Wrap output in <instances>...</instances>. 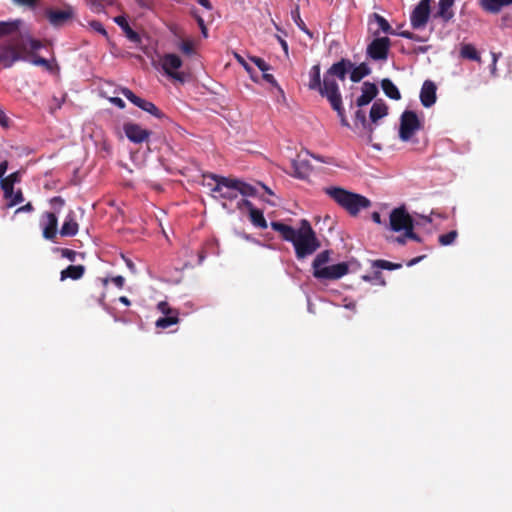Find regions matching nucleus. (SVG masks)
<instances>
[{"label":"nucleus","instance_id":"1","mask_svg":"<svg viewBox=\"0 0 512 512\" xmlns=\"http://www.w3.org/2000/svg\"><path fill=\"white\" fill-rule=\"evenodd\" d=\"M43 47L41 41L29 35H17L0 43V65L10 68L18 61H28V56Z\"/></svg>","mask_w":512,"mask_h":512},{"label":"nucleus","instance_id":"2","mask_svg":"<svg viewBox=\"0 0 512 512\" xmlns=\"http://www.w3.org/2000/svg\"><path fill=\"white\" fill-rule=\"evenodd\" d=\"M324 192L337 205L344 209L350 216L356 217L361 210L371 207V201L358 193L348 191L342 187L330 186L324 188Z\"/></svg>","mask_w":512,"mask_h":512},{"label":"nucleus","instance_id":"3","mask_svg":"<svg viewBox=\"0 0 512 512\" xmlns=\"http://www.w3.org/2000/svg\"><path fill=\"white\" fill-rule=\"evenodd\" d=\"M292 244L297 259H304L312 255L321 245L316 237L315 231L307 220H302L301 227L298 229V233Z\"/></svg>","mask_w":512,"mask_h":512},{"label":"nucleus","instance_id":"4","mask_svg":"<svg viewBox=\"0 0 512 512\" xmlns=\"http://www.w3.org/2000/svg\"><path fill=\"white\" fill-rule=\"evenodd\" d=\"M353 67V63L348 59H341L334 63L324 74V91L329 92V97L335 95V97H341L339 86L334 79L337 77L341 81H344L346 74L349 69Z\"/></svg>","mask_w":512,"mask_h":512},{"label":"nucleus","instance_id":"5","mask_svg":"<svg viewBox=\"0 0 512 512\" xmlns=\"http://www.w3.org/2000/svg\"><path fill=\"white\" fill-rule=\"evenodd\" d=\"M20 181V176L17 172L11 173L7 177L1 179V188L4 192V198L8 200L6 207L12 208L24 201L23 192L18 189L16 192L14 184Z\"/></svg>","mask_w":512,"mask_h":512},{"label":"nucleus","instance_id":"6","mask_svg":"<svg viewBox=\"0 0 512 512\" xmlns=\"http://www.w3.org/2000/svg\"><path fill=\"white\" fill-rule=\"evenodd\" d=\"M421 127L417 114L414 111L405 110L400 117L399 138L405 142L409 141Z\"/></svg>","mask_w":512,"mask_h":512},{"label":"nucleus","instance_id":"7","mask_svg":"<svg viewBox=\"0 0 512 512\" xmlns=\"http://www.w3.org/2000/svg\"><path fill=\"white\" fill-rule=\"evenodd\" d=\"M75 11L73 7L67 5L62 9L47 8L44 11V16L54 28H60L67 25L74 18Z\"/></svg>","mask_w":512,"mask_h":512},{"label":"nucleus","instance_id":"8","mask_svg":"<svg viewBox=\"0 0 512 512\" xmlns=\"http://www.w3.org/2000/svg\"><path fill=\"white\" fill-rule=\"evenodd\" d=\"M121 93L126 99H128L131 103H133L135 106L139 107L143 111L151 114L152 116L158 119L166 118V115L154 103L137 96L130 89L122 88Z\"/></svg>","mask_w":512,"mask_h":512},{"label":"nucleus","instance_id":"9","mask_svg":"<svg viewBox=\"0 0 512 512\" xmlns=\"http://www.w3.org/2000/svg\"><path fill=\"white\" fill-rule=\"evenodd\" d=\"M413 218L407 212L404 206L395 208L389 216V227L394 232L405 231L412 227Z\"/></svg>","mask_w":512,"mask_h":512},{"label":"nucleus","instance_id":"10","mask_svg":"<svg viewBox=\"0 0 512 512\" xmlns=\"http://www.w3.org/2000/svg\"><path fill=\"white\" fill-rule=\"evenodd\" d=\"M182 64L183 62L177 54L168 53L161 58V66L165 74L181 83L185 81L184 74L178 71Z\"/></svg>","mask_w":512,"mask_h":512},{"label":"nucleus","instance_id":"11","mask_svg":"<svg viewBox=\"0 0 512 512\" xmlns=\"http://www.w3.org/2000/svg\"><path fill=\"white\" fill-rule=\"evenodd\" d=\"M390 39L388 37L375 38L367 46V55L375 61H384L388 58L390 49Z\"/></svg>","mask_w":512,"mask_h":512},{"label":"nucleus","instance_id":"12","mask_svg":"<svg viewBox=\"0 0 512 512\" xmlns=\"http://www.w3.org/2000/svg\"><path fill=\"white\" fill-rule=\"evenodd\" d=\"M348 271V264L341 262L331 266H324L320 270H315L313 271V276L317 279L337 280L346 275Z\"/></svg>","mask_w":512,"mask_h":512},{"label":"nucleus","instance_id":"13","mask_svg":"<svg viewBox=\"0 0 512 512\" xmlns=\"http://www.w3.org/2000/svg\"><path fill=\"white\" fill-rule=\"evenodd\" d=\"M430 2H419L410 15V24L413 29L425 28L430 18Z\"/></svg>","mask_w":512,"mask_h":512},{"label":"nucleus","instance_id":"14","mask_svg":"<svg viewBox=\"0 0 512 512\" xmlns=\"http://www.w3.org/2000/svg\"><path fill=\"white\" fill-rule=\"evenodd\" d=\"M123 130L126 137L135 144H141L147 141L151 132L142 128L139 124L127 122L123 125Z\"/></svg>","mask_w":512,"mask_h":512},{"label":"nucleus","instance_id":"15","mask_svg":"<svg viewBox=\"0 0 512 512\" xmlns=\"http://www.w3.org/2000/svg\"><path fill=\"white\" fill-rule=\"evenodd\" d=\"M324 80L321 81V68L320 64H315L309 71L308 88L310 90L318 91L322 97L329 99V92L324 91Z\"/></svg>","mask_w":512,"mask_h":512},{"label":"nucleus","instance_id":"16","mask_svg":"<svg viewBox=\"0 0 512 512\" xmlns=\"http://www.w3.org/2000/svg\"><path fill=\"white\" fill-rule=\"evenodd\" d=\"M437 87L431 80H426L420 91V100L424 107H431L436 102Z\"/></svg>","mask_w":512,"mask_h":512},{"label":"nucleus","instance_id":"17","mask_svg":"<svg viewBox=\"0 0 512 512\" xmlns=\"http://www.w3.org/2000/svg\"><path fill=\"white\" fill-rule=\"evenodd\" d=\"M362 94L357 98L356 105L363 107L369 104L378 94V88L376 84L366 81L362 85Z\"/></svg>","mask_w":512,"mask_h":512},{"label":"nucleus","instance_id":"18","mask_svg":"<svg viewBox=\"0 0 512 512\" xmlns=\"http://www.w3.org/2000/svg\"><path fill=\"white\" fill-rule=\"evenodd\" d=\"M79 226L76 221V215L73 210H70L66 215L65 220L60 229V235L63 237H72L78 233Z\"/></svg>","mask_w":512,"mask_h":512},{"label":"nucleus","instance_id":"19","mask_svg":"<svg viewBox=\"0 0 512 512\" xmlns=\"http://www.w3.org/2000/svg\"><path fill=\"white\" fill-rule=\"evenodd\" d=\"M47 223L43 227V237L47 240H54L57 235L58 218L55 213L46 212Z\"/></svg>","mask_w":512,"mask_h":512},{"label":"nucleus","instance_id":"20","mask_svg":"<svg viewBox=\"0 0 512 512\" xmlns=\"http://www.w3.org/2000/svg\"><path fill=\"white\" fill-rule=\"evenodd\" d=\"M270 225L271 228L278 232L285 241H289L291 243L298 233V230L282 222L273 221Z\"/></svg>","mask_w":512,"mask_h":512},{"label":"nucleus","instance_id":"21","mask_svg":"<svg viewBox=\"0 0 512 512\" xmlns=\"http://www.w3.org/2000/svg\"><path fill=\"white\" fill-rule=\"evenodd\" d=\"M294 170V175L300 179H305L311 172V165L307 159H303L298 156L291 163Z\"/></svg>","mask_w":512,"mask_h":512},{"label":"nucleus","instance_id":"22","mask_svg":"<svg viewBox=\"0 0 512 512\" xmlns=\"http://www.w3.org/2000/svg\"><path fill=\"white\" fill-rule=\"evenodd\" d=\"M203 177L216 182L215 186L211 188V191L214 193H219L221 195L223 188L232 189V186L228 184V182H233L232 178L219 176L213 173H205L203 174Z\"/></svg>","mask_w":512,"mask_h":512},{"label":"nucleus","instance_id":"23","mask_svg":"<svg viewBox=\"0 0 512 512\" xmlns=\"http://www.w3.org/2000/svg\"><path fill=\"white\" fill-rule=\"evenodd\" d=\"M114 21L117 25L121 27L123 32L125 33V36L134 43H139L141 41L140 35L134 31L125 16L119 15L114 18Z\"/></svg>","mask_w":512,"mask_h":512},{"label":"nucleus","instance_id":"24","mask_svg":"<svg viewBox=\"0 0 512 512\" xmlns=\"http://www.w3.org/2000/svg\"><path fill=\"white\" fill-rule=\"evenodd\" d=\"M85 270V266L83 265H69L61 271L60 280L64 281L68 278L72 280H79L83 277Z\"/></svg>","mask_w":512,"mask_h":512},{"label":"nucleus","instance_id":"25","mask_svg":"<svg viewBox=\"0 0 512 512\" xmlns=\"http://www.w3.org/2000/svg\"><path fill=\"white\" fill-rule=\"evenodd\" d=\"M388 114V106L379 99L375 101L370 109V119L373 123H376L379 119L385 117Z\"/></svg>","mask_w":512,"mask_h":512},{"label":"nucleus","instance_id":"26","mask_svg":"<svg viewBox=\"0 0 512 512\" xmlns=\"http://www.w3.org/2000/svg\"><path fill=\"white\" fill-rule=\"evenodd\" d=\"M328 102L331 105V108L337 112L338 117L340 118V122L343 126L348 127L349 123L346 118L345 110L342 105V96L341 97H329Z\"/></svg>","mask_w":512,"mask_h":512},{"label":"nucleus","instance_id":"27","mask_svg":"<svg viewBox=\"0 0 512 512\" xmlns=\"http://www.w3.org/2000/svg\"><path fill=\"white\" fill-rule=\"evenodd\" d=\"M232 189L237 190L243 196H256L257 190L254 186L244 183L238 179H233V182H228Z\"/></svg>","mask_w":512,"mask_h":512},{"label":"nucleus","instance_id":"28","mask_svg":"<svg viewBox=\"0 0 512 512\" xmlns=\"http://www.w3.org/2000/svg\"><path fill=\"white\" fill-rule=\"evenodd\" d=\"M381 87L383 92L387 97L393 100H399L401 98V94L396 85L388 78H385L381 81Z\"/></svg>","mask_w":512,"mask_h":512},{"label":"nucleus","instance_id":"29","mask_svg":"<svg viewBox=\"0 0 512 512\" xmlns=\"http://www.w3.org/2000/svg\"><path fill=\"white\" fill-rule=\"evenodd\" d=\"M352 71L350 73V79L352 82H359L364 77L368 76L371 73V69L366 63H361L356 67L351 68Z\"/></svg>","mask_w":512,"mask_h":512},{"label":"nucleus","instance_id":"30","mask_svg":"<svg viewBox=\"0 0 512 512\" xmlns=\"http://www.w3.org/2000/svg\"><path fill=\"white\" fill-rule=\"evenodd\" d=\"M179 322V313L173 312V314L164 315L157 319L155 325L159 329H166L172 325H175Z\"/></svg>","mask_w":512,"mask_h":512},{"label":"nucleus","instance_id":"31","mask_svg":"<svg viewBox=\"0 0 512 512\" xmlns=\"http://www.w3.org/2000/svg\"><path fill=\"white\" fill-rule=\"evenodd\" d=\"M460 55L462 58L480 62L481 57L472 44H464L461 47Z\"/></svg>","mask_w":512,"mask_h":512},{"label":"nucleus","instance_id":"32","mask_svg":"<svg viewBox=\"0 0 512 512\" xmlns=\"http://www.w3.org/2000/svg\"><path fill=\"white\" fill-rule=\"evenodd\" d=\"M21 24V20L0 22V36L12 34L18 31Z\"/></svg>","mask_w":512,"mask_h":512},{"label":"nucleus","instance_id":"33","mask_svg":"<svg viewBox=\"0 0 512 512\" xmlns=\"http://www.w3.org/2000/svg\"><path fill=\"white\" fill-rule=\"evenodd\" d=\"M250 220L252 224L258 228L266 229L267 228V221L263 215V212L259 209H254L251 212H249Z\"/></svg>","mask_w":512,"mask_h":512},{"label":"nucleus","instance_id":"34","mask_svg":"<svg viewBox=\"0 0 512 512\" xmlns=\"http://www.w3.org/2000/svg\"><path fill=\"white\" fill-rule=\"evenodd\" d=\"M454 2H439L438 16L444 21H449L453 16L454 12L452 9Z\"/></svg>","mask_w":512,"mask_h":512},{"label":"nucleus","instance_id":"35","mask_svg":"<svg viewBox=\"0 0 512 512\" xmlns=\"http://www.w3.org/2000/svg\"><path fill=\"white\" fill-rule=\"evenodd\" d=\"M369 20L370 21L374 20L375 22H377V24L379 26V29L382 30L384 33L394 34V32L392 31V27L389 24V22L383 16H381L380 14L372 13L369 16Z\"/></svg>","mask_w":512,"mask_h":512},{"label":"nucleus","instance_id":"36","mask_svg":"<svg viewBox=\"0 0 512 512\" xmlns=\"http://www.w3.org/2000/svg\"><path fill=\"white\" fill-rule=\"evenodd\" d=\"M512 2H480L481 8L491 14H497L501 11L502 7L509 5Z\"/></svg>","mask_w":512,"mask_h":512},{"label":"nucleus","instance_id":"37","mask_svg":"<svg viewBox=\"0 0 512 512\" xmlns=\"http://www.w3.org/2000/svg\"><path fill=\"white\" fill-rule=\"evenodd\" d=\"M329 260H330V251L329 250L320 252L313 260V263H312L313 271L322 269L324 267L323 265L328 263Z\"/></svg>","mask_w":512,"mask_h":512},{"label":"nucleus","instance_id":"38","mask_svg":"<svg viewBox=\"0 0 512 512\" xmlns=\"http://www.w3.org/2000/svg\"><path fill=\"white\" fill-rule=\"evenodd\" d=\"M27 62H30L31 64H33L35 66H41V67L45 68L47 71L52 70V64L47 59L35 55V52H33L32 54H30V56H28Z\"/></svg>","mask_w":512,"mask_h":512},{"label":"nucleus","instance_id":"39","mask_svg":"<svg viewBox=\"0 0 512 512\" xmlns=\"http://www.w3.org/2000/svg\"><path fill=\"white\" fill-rule=\"evenodd\" d=\"M191 15L196 20L202 35L207 38L208 37V30L206 27V21L203 13H200V10H191Z\"/></svg>","mask_w":512,"mask_h":512},{"label":"nucleus","instance_id":"40","mask_svg":"<svg viewBox=\"0 0 512 512\" xmlns=\"http://www.w3.org/2000/svg\"><path fill=\"white\" fill-rule=\"evenodd\" d=\"M372 267L378 268V269L396 270V269H400L402 267V264L378 259V260H375L372 262Z\"/></svg>","mask_w":512,"mask_h":512},{"label":"nucleus","instance_id":"41","mask_svg":"<svg viewBox=\"0 0 512 512\" xmlns=\"http://www.w3.org/2000/svg\"><path fill=\"white\" fill-rule=\"evenodd\" d=\"M201 8H194L193 10H200L203 13L206 22H212L214 20L213 6L211 2H199Z\"/></svg>","mask_w":512,"mask_h":512},{"label":"nucleus","instance_id":"42","mask_svg":"<svg viewBox=\"0 0 512 512\" xmlns=\"http://www.w3.org/2000/svg\"><path fill=\"white\" fill-rule=\"evenodd\" d=\"M291 16H292V19L294 20V22L296 23V25L304 32L306 33L307 35H309L310 37H312V33L309 31V29L307 28L306 24L304 23V21L301 19L300 17V12H299V7L296 6L295 9H293L291 11Z\"/></svg>","mask_w":512,"mask_h":512},{"label":"nucleus","instance_id":"43","mask_svg":"<svg viewBox=\"0 0 512 512\" xmlns=\"http://www.w3.org/2000/svg\"><path fill=\"white\" fill-rule=\"evenodd\" d=\"M458 237V232L456 230H452L446 234H442L438 237V242L441 246H448L455 242Z\"/></svg>","mask_w":512,"mask_h":512},{"label":"nucleus","instance_id":"44","mask_svg":"<svg viewBox=\"0 0 512 512\" xmlns=\"http://www.w3.org/2000/svg\"><path fill=\"white\" fill-rule=\"evenodd\" d=\"M398 36L400 37H403V38H406V39H410V40H413V41H416V42H425L427 41V38L426 37H422L418 34H415L411 31H408V30H403V31H400L397 33Z\"/></svg>","mask_w":512,"mask_h":512},{"label":"nucleus","instance_id":"45","mask_svg":"<svg viewBox=\"0 0 512 512\" xmlns=\"http://www.w3.org/2000/svg\"><path fill=\"white\" fill-rule=\"evenodd\" d=\"M250 60L261 70L262 72H267L270 70L271 66L262 58L257 56L250 57Z\"/></svg>","mask_w":512,"mask_h":512},{"label":"nucleus","instance_id":"46","mask_svg":"<svg viewBox=\"0 0 512 512\" xmlns=\"http://www.w3.org/2000/svg\"><path fill=\"white\" fill-rule=\"evenodd\" d=\"M88 24L91 27V29H93L95 32L108 38V33H107L106 29L104 28V26L101 24V22H99L97 20H92V21H89Z\"/></svg>","mask_w":512,"mask_h":512},{"label":"nucleus","instance_id":"47","mask_svg":"<svg viewBox=\"0 0 512 512\" xmlns=\"http://www.w3.org/2000/svg\"><path fill=\"white\" fill-rule=\"evenodd\" d=\"M180 50L185 54V55H193L195 53V50H194V45H193V42L191 40H185L183 41L180 46H179Z\"/></svg>","mask_w":512,"mask_h":512},{"label":"nucleus","instance_id":"48","mask_svg":"<svg viewBox=\"0 0 512 512\" xmlns=\"http://www.w3.org/2000/svg\"><path fill=\"white\" fill-rule=\"evenodd\" d=\"M61 256L68 259L71 262H74L76 260V257L78 253L74 250L68 249V248H61L59 249Z\"/></svg>","mask_w":512,"mask_h":512},{"label":"nucleus","instance_id":"49","mask_svg":"<svg viewBox=\"0 0 512 512\" xmlns=\"http://www.w3.org/2000/svg\"><path fill=\"white\" fill-rule=\"evenodd\" d=\"M262 78L269 84H271L272 86L276 87L281 93H283V90L282 88L279 86L277 80L275 79V77L270 74V73H267V72H263V75H262Z\"/></svg>","mask_w":512,"mask_h":512},{"label":"nucleus","instance_id":"50","mask_svg":"<svg viewBox=\"0 0 512 512\" xmlns=\"http://www.w3.org/2000/svg\"><path fill=\"white\" fill-rule=\"evenodd\" d=\"M157 308L164 315L173 314V312H178L175 309H172L166 301H161L158 303Z\"/></svg>","mask_w":512,"mask_h":512},{"label":"nucleus","instance_id":"51","mask_svg":"<svg viewBox=\"0 0 512 512\" xmlns=\"http://www.w3.org/2000/svg\"><path fill=\"white\" fill-rule=\"evenodd\" d=\"M365 281H377L381 285H385V280L383 279L382 273L380 271H375L372 276L365 275L363 276Z\"/></svg>","mask_w":512,"mask_h":512},{"label":"nucleus","instance_id":"52","mask_svg":"<svg viewBox=\"0 0 512 512\" xmlns=\"http://www.w3.org/2000/svg\"><path fill=\"white\" fill-rule=\"evenodd\" d=\"M355 120L358 121L359 123H361V125L363 127H366L367 124H368L365 112L360 110V109L357 110L356 113H355Z\"/></svg>","mask_w":512,"mask_h":512},{"label":"nucleus","instance_id":"53","mask_svg":"<svg viewBox=\"0 0 512 512\" xmlns=\"http://www.w3.org/2000/svg\"><path fill=\"white\" fill-rule=\"evenodd\" d=\"M237 190L234 189H227L226 191H222L221 198L227 199V200H234L237 198Z\"/></svg>","mask_w":512,"mask_h":512},{"label":"nucleus","instance_id":"54","mask_svg":"<svg viewBox=\"0 0 512 512\" xmlns=\"http://www.w3.org/2000/svg\"><path fill=\"white\" fill-rule=\"evenodd\" d=\"M405 231H406L407 239H411L416 242H421V238L419 237V235L414 232V224H412L411 228H408Z\"/></svg>","mask_w":512,"mask_h":512},{"label":"nucleus","instance_id":"55","mask_svg":"<svg viewBox=\"0 0 512 512\" xmlns=\"http://www.w3.org/2000/svg\"><path fill=\"white\" fill-rule=\"evenodd\" d=\"M51 204L54 206V207H57V208H62L65 204V201L62 197L60 196H56V197H53L51 199Z\"/></svg>","mask_w":512,"mask_h":512},{"label":"nucleus","instance_id":"56","mask_svg":"<svg viewBox=\"0 0 512 512\" xmlns=\"http://www.w3.org/2000/svg\"><path fill=\"white\" fill-rule=\"evenodd\" d=\"M109 100L111 103H113L115 106H117L120 109H124L126 106L125 102L119 97H111Z\"/></svg>","mask_w":512,"mask_h":512},{"label":"nucleus","instance_id":"57","mask_svg":"<svg viewBox=\"0 0 512 512\" xmlns=\"http://www.w3.org/2000/svg\"><path fill=\"white\" fill-rule=\"evenodd\" d=\"M33 210H34L33 205L30 202H28L27 204L17 208L15 213L17 214V213H21V212H31Z\"/></svg>","mask_w":512,"mask_h":512},{"label":"nucleus","instance_id":"58","mask_svg":"<svg viewBox=\"0 0 512 512\" xmlns=\"http://www.w3.org/2000/svg\"><path fill=\"white\" fill-rule=\"evenodd\" d=\"M112 282L118 287V288H123L124 286V283H125V279L123 276L121 275H118V276H115L112 278Z\"/></svg>","mask_w":512,"mask_h":512},{"label":"nucleus","instance_id":"59","mask_svg":"<svg viewBox=\"0 0 512 512\" xmlns=\"http://www.w3.org/2000/svg\"><path fill=\"white\" fill-rule=\"evenodd\" d=\"M236 59L237 61L245 68V70L248 72V73H252V68L249 66V64L244 60L243 57H241L240 55L236 54Z\"/></svg>","mask_w":512,"mask_h":512},{"label":"nucleus","instance_id":"60","mask_svg":"<svg viewBox=\"0 0 512 512\" xmlns=\"http://www.w3.org/2000/svg\"><path fill=\"white\" fill-rule=\"evenodd\" d=\"M395 241H396L399 245H405V244H406V242H407L406 231H404V234H403V235L397 236V237L395 238Z\"/></svg>","mask_w":512,"mask_h":512},{"label":"nucleus","instance_id":"61","mask_svg":"<svg viewBox=\"0 0 512 512\" xmlns=\"http://www.w3.org/2000/svg\"><path fill=\"white\" fill-rule=\"evenodd\" d=\"M424 257H425V256H424V255H422V256H418V257H416V258L411 259L410 261H408L407 266L411 267V266H413V265L417 264V263H418V262H420Z\"/></svg>","mask_w":512,"mask_h":512},{"label":"nucleus","instance_id":"62","mask_svg":"<svg viewBox=\"0 0 512 512\" xmlns=\"http://www.w3.org/2000/svg\"><path fill=\"white\" fill-rule=\"evenodd\" d=\"M371 218L377 224H381L382 223L381 215L378 212H373L372 215H371Z\"/></svg>","mask_w":512,"mask_h":512},{"label":"nucleus","instance_id":"63","mask_svg":"<svg viewBox=\"0 0 512 512\" xmlns=\"http://www.w3.org/2000/svg\"><path fill=\"white\" fill-rule=\"evenodd\" d=\"M242 202H243V205L248 208L249 212L256 209L254 207V205L252 204V202H250L249 200L244 199V200H242Z\"/></svg>","mask_w":512,"mask_h":512},{"label":"nucleus","instance_id":"64","mask_svg":"<svg viewBox=\"0 0 512 512\" xmlns=\"http://www.w3.org/2000/svg\"><path fill=\"white\" fill-rule=\"evenodd\" d=\"M7 170V162L0 163V179H3V175L5 174Z\"/></svg>","mask_w":512,"mask_h":512}]
</instances>
